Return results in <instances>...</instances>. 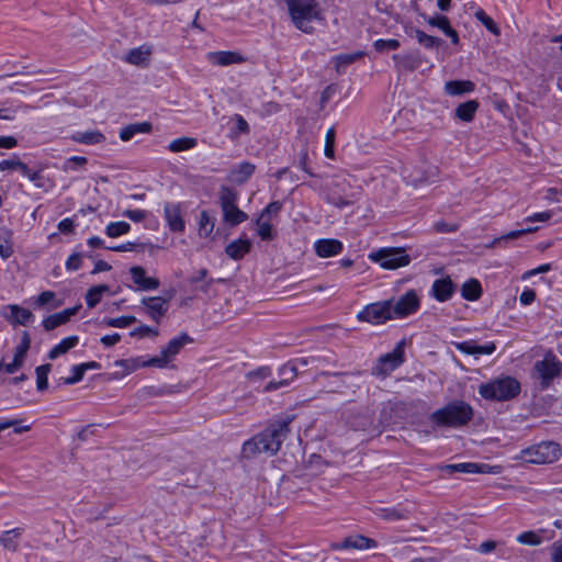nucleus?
I'll return each instance as SVG.
<instances>
[{
  "label": "nucleus",
  "mask_w": 562,
  "mask_h": 562,
  "mask_svg": "<svg viewBox=\"0 0 562 562\" xmlns=\"http://www.w3.org/2000/svg\"><path fill=\"white\" fill-rule=\"evenodd\" d=\"M520 393V383L513 376H502L479 386V394L491 401H509Z\"/></svg>",
  "instance_id": "3"
},
{
  "label": "nucleus",
  "mask_w": 562,
  "mask_h": 562,
  "mask_svg": "<svg viewBox=\"0 0 562 562\" xmlns=\"http://www.w3.org/2000/svg\"><path fill=\"white\" fill-rule=\"evenodd\" d=\"M150 55V50L148 48H144L143 46L131 49L125 60L132 65L142 66L147 64Z\"/></svg>",
  "instance_id": "42"
},
{
  "label": "nucleus",
  "mask_w": 562,
  "mask_h": 562,
  "mask_svg": "<svg viewBox=\"0 0 562 562\" xmlns=\"http://www.w3.org/2000/svg\"><path fill=\"white\" fill-rule=\"evenodd\" d=\"M439 470L449 474L459 473H483V474H499L502 472L501 465H490L486 463L464 462L457 464H445L439 467Z\"/></svg>",
  "instance_id": "13"
},
{
  "label": "nucleus",
  "mask_w": 562,
  "mask_h": 562,
  "mask_svg": "<svg viewBox=\"0 0 562 562\" xmlns=\"http://www.w3.org/2000/svg\"><path fill=\"white\" fill-rule=\"evenodd\" d=\"M419 297L414 290L407 291L395 303L392 302L394 318H403L419 308Z\"/></svg>",
  "instance_id": "14"
},
{
  "label": "nucleus",
  "mask_w": 562,
  "mask_h": 562,
  "mask_svg": "<svg viewBox=\"0 0 562 562\" xmlns=\"http://www.w3.org/2000/svg\"><path fill=\"white\" fill-rule=\"evenodd\" d=\"M475 18L494 35H499L501 30L497 24L482 9L475 12Z\"/></svg>",
  "instance_id": "52"
},
{
  "label": "nucleus",
  "mask_w": 562,
  "mask_h": 562,
  "mask_svg": "<svg viewBox=\"0 0 562 562\" xmlns=\"http://www.w3.org/2000/svg\"><path fill=\"white\" fill-rule=\"evenodd\" d=\"M415 406L414 402H403V401H395V402H387L383 407V413L386 409H390L394 413V415L398 418H406L408 411Z\"/></svg>",
  "instance_id": "41"
},
{
  "label": "nucleus",
  "mask_w": 562,
  "mask_h": 562,
  "mask_svg": "<svg viewBox=\"0 0 562 562\" xmlns=\"http://www.w3.org/2000/svg\"><path fill=\"white\" fill-rule=\"evenodd\" d=\"M456 291V284L449 277L437 279L431 286V294L439 302L448 301Z\"/></svg>",
  "instance_id": "21"
},
{
  "label": "nucleus",
  "mask_w": 562,
  "mask_h": 562,
  "mask_svg": "<svg viewBox=\"0 0 562 562\" xmlns=\"http://www.w3.org/2000/svg\"><path fill=\"white\" fill-rule=\"evenodd\" d=\"M193 339L186 333L171 339L168 345L162 348L159 356L150 358V363L156 368H166L168 363L180 352V350Z\"/></svg>",
  "instance_id": "11"
},
{
  "label": "nucleus",
  "mask_w": 562,
  "mask_h": 562,
  "mask_svg": "<svg viewBox=\"0 0 562 562\" xmlns=\"http://www.w3.org/2000/svg\"><path fill=\"white\" fill-rule=\"evenodd\" d=\"M429 173L434 175V170L430 171H420V170H413L408 172L405 178L409 181V183L417 186L422 182H425L429 179Z\"/></svg>",
  "instance_id": "54"
},
{
  "label": "nucleus",
  "mask_w": 562,
  "mask_h": 562,
  "mask_svg": "<svg viewBox=\"0 0 562 562\" xmlns=\"http://www.w3.org/2000/svg\"><path fill=\"white\" fill-rule=\"evenodd\" d=\"M407 510H401L397 508H379L376 515L385 520H401L407 518Z\"/></svg>",
  "instance_id": "47"
},
{
  "label": "nucleus",
  "mask_w": 562,
  "mask_h": 562,
  "mask_svg": "<svg viewBox=\"0 0 562 562\" xmlns=\"http://www.w3.org/2000/svg\"><path fill=\"white\" fill-rule=\"evenodd\" d=\"M406 34L411 37H415L418 44L427 49H437L445 44L442 38L428 35L424 31L413 26L406 29Z\"/></svg>",
  "instance_id": "23"
},
{
  "label": "nucleus",
  "mask_w": 562,
  "mask_h": 562,
  "mask_svg": "<svg viewBox=\"0 0 562 562\" xmlns=\"http://www.w3.org/2000/svg\"><path fill=\"white\" fill-rule=\"evenodd\" d=\"M376 52L383 53L386 50H394L397 49L401 44L397 40L391 38V40H376L373 44Z\"/></svg>",
  "instance_id": "53"
},
{
  "label": "nucleus",
  "mask_w": 562,
  "mask_h": 562,
  "mask_svg": "<svg viewBox=\"0 0 562 562\" xmlns=\"http://www.w3.org/2000/svg\"><path fill=\"white\" fill-rule=\"evenodd\" d=\"M142 305L145 313L156 323H159L168 311V300L160 296L144 297L142 299Z\"/></svg>",
  "instance_id": "15"
},
{
  "label": "nucleus",
  "mask_w": 562,
  "mask_h": 562,
  "mask_svg": "<svg viewBox=\"0 0 562 562\" xmlns=\"http://www.w3.org/2000/svg\"><path fill=\"white\" fill-rule=\"evenodd\" d=\"M114 366L123 368L124 374L134 372L135 370H137L139 368L154 367V364L150 363V359L143 360L140 357L116 360L114 362Z\"/></svg>",
  "instance_id": "35"
},
{
  "label": "nucleus",
  "mask_w": 562,
  "mask_h": 562,
  "mask_svg": "<svg viewBox=\"0 0 562 562\" xmlns=\"http://www.w3.org/2000/svg\"><path fill=\"white\" fill-rule=\"evenodd\" d=\"M131 229V225L127 222H112L105 227V234L109 237H119L128 233Z\"/></svg>",
  "instance_id": "48"
},
{
  "label": "nucleus",
  "mask_w": 562,
  "mask_h": 562,
  "mask_svg": "<svg viewBox=\"0 0 562 562\" xmlns=\"http://www.w3.org/2000/svg\"><path fill=\"white\" fill-rule=\"evenodd\" d=\"M537 231H538V227H526V228H521V229L510 231L509 233L503 235L502 238H504V240L517 239V238L521 237L522 235L535 233Z\"/></svg>",
  "instance_id": "61"
},
{
  "label": "nucleus",
  "mask_w": 562,
  "mask_h": 562,
  "mask_svg": "<svg viewBox=\"0 0 562 562\" xmlns=\"http://www.w3.org/2000/svg\"><path fill=\"white\" fill-rule=\"evenodd\" d=\"M214 221L211 220L206 211L201 212L199 222V234L200 236L207 237L213 232Z\"/></svg>",
  "instance_id": "51"
},
{
  "label": "nucleus",
  "mask_w": 562,
  "mask_h": 562,
  "mask_svg": "<svg viewBox=\"0 0 562 562\" xmlns=\"http://www.w3.org/2000/svg\"><path fill=\"white\" fill-rule=\"evenodd\" d=\"M133 282L142 291H150L159 288V280L153 277H146V271L140 266H134L130 269Z\"/></svg>",
  "instance_id": "19"
},
{
  "label": "nucleus",
  "mask_w": 562,
  "mask_h": 562,
  "mask_svg": "<svg viewBox=\"0 0 562 562\" xmlns=\"http://www.w3.org/2000/svg\"><path fill=\"white\" fill-rule=\"evenodd\" d=\"M122 215L126 216L127 218H130L131 221H133L135 223H139L145 220L146 212L143 210H125L122 213Z\"/></svg>",
  "instance_id": "62"
},
{
  "label": "nucleus",
  "mask_w": 562,
  "mask_h": 562,
  "mask_svg": "<svg viewBox=\"0 0 562 562\" xmlns=\"http://www.w3.org/2000/svg\"><path fill=\"white\" fill-rule=\"evenodd\" d=\"M110 288L106 284H100L90 288L86 294L87 306L90 308L97 306L101 301L103 293L108 292Z\"/></svg>",
  "instance_id": "44"
},
{
  "label": "nucleus",
  "mask_w": 562,
  "mask_h": 562,
  "mask_svg": "<svg viewBox=\"0 0 562 562\" xmlns=\"http://www.w3.org/2000/svg\"><path fill=\"white\" fill-rule=\"evenodd\" d=\"M282 209V203L279 201H273L269 203L261 212L260 217L265 218L271 214H278Z\"/></svg>",
  "instance_id": "63"
},
{
  "label": "nucleus",
  "mask_w": 562,
  "mask_h": 562,
  "mask_svg": "<svg viewBox=\"0 0 562 562\" xmlns=\"http://www.w3.org/2000/svg\"><path fill=\"white\" fill-rule=\"evenodd\" d=\"M461 295L467 301H476L482 295L481 283L476 279H469L461 286Z\"/></svg>",
  "instance_id": "36"
},
{
  "label": "nucleus",
  "mask_w": 562,
  "mask_h": 562,
  "mask_svg": "<svg viewBox=\"0 0 562 562\" xmlns=\"http://www.w3.org/2000/svg\"><path fill=\"white\" fill-rule=\"evenodd\" d=\"M358 321L371 324H383L394 318L392 310V300H385L367 305L357 315Z\"/></svg>",
  "instance_id": "9"
},
{
  "label": "nucleus",
  "mask_w": 562,
  "mask_h": 562,
  "mask_svg": "<svg viewBox=\"0 0 562 562\" xmlns=\"http://www.w3.org/2000/svg\"><path fill=\"white\" fill-rule=\"evenodd\" d=\"M404 341H400L393 351L381 356L373 372L378 375H386L400 367L404 361Z\"/></svg>",
  "instance_id": "12"
},
{
  "label": "nucleus",
  "mask_w": 562,
  "mask_h": 562,
  "mask_svg": "<svg viewBox=\"0 0 562 562\" xmlns=\"http://www.w3.org/2000/svg\"><path fill=\"white\" fill-rule=\"evenodd\" d=\"M434 228L439 234L452 233V232H456L458 229V225L440 221V222L435 223Z\"/></svg>",
  "instance_id": "64"
},
{
  "label": "nucleus",
  "mask_w": 562,
  "mask_h": 562,
  "mask_svg": "<svg viewBox=\"0 0 562 562\" xmlns=\"http://www.w3.org/2000/svg\"><path fill=\"white\" fill-rule=\"evenodd\" d=\"M426 23L432 27H438L445 33V30H447L450 26V21L446 15L442 14H435L432 16H427L426 14H422Z\"/></svg>",
  "instance_id": "49"
},
{
  "label": "nucleus",
  "mask_w": 562,
  "mask_h": 562,
  "mask_svg": "<svg viewBox=\"0 0 562 562\" xmlns=\"http://www.w3.org/2000/svg\"><path fill=\"white\" fill-rule=\"evenodd\" d=\"M86 164H87L86 157L72 156L65 161L63 169L65 171L74 170L77 166L81 167V166H85Z\"/></svg>",
  "instance_id": "60"
},
{
  "label": "nucleus",
  "mask_w": 562,
  "mask_h": 562,
  "mask_svg": "<svg viewBox=\"0 0 562 562\" xmlns=\"http://www.w3.org/2000/svg\"><path fill=\"white\" fill-rule=\"evenodd\" d=\"M31 346V337L27 331L22 333L21 342L14 349V357L12 362L5 364L4 370L7 373L12 374L16 372L24 363V359Z\"/></svg>",
  "instance_id": "16"
},
{
  "label": "nucleus",
  "mask_w": 562,
  "mask_h": 562,
  "mask_svg": "<svg viewBox=\"0 0 562 562\" xmlns=\"http://www.w3.org/2000/svg\"><path fill=\"white\" fill-rule=\"evenodd\" d=\"M473 408L464 401L454 400L430 414L429 419L435 427L459 428L473 418Z\"/></svg>",
  "instance_id": "2"
},
{
  "label": "nucleus",
  "mask_w": 562,
  "mask_h": 562,
  "mask_svg": "<svg viewBox=\"0 0 562 562\" xmlns=\"http://www.w3.org/2000/svg\"><path fill=\"white\" fill-rule=\"evenodd\" d=\"M72 375L63 378L61 382L66 385H71L80 382L83 379V375L86 371L83 370V367L81 364H76L71 368Z\"/></svg>",
  "instance_id": "55"
},
{
  "label": "nucleus",
  "mask_w": 562,
  "mask_h": 562,
  "mask_svg": "<svg viewBox=\"0 0 562 562\" xmlns=\"http://www.w3.org/2000/svg\"><path fill=\"white\" fill-rule=\"evenodd\" d=\"M348 184L345 180H334L325 193V201L338 209L347 207L356 202V193L347 192Z\"/></svg>",
  "instance_id": "10"
},
{
  "label": "nucleus",
  "mask_w": 562,
  "mask_h": 562,
  "mask_svg": "<svg viewBox=\"0 0 562 562\" xmlns=\"http://www.w3.org/2000/svg\"><path fill=\"white\" fill-rule=\"evenodd\" d=\"M255 165L248 161L239 164L236 168L231 171L233 180L237 183L246 182L255 172Z\"/></svg>",
  "instance_id": "39"
},
{
  "label": "nucleus",
  "mask_w": 562,
  "mask_h": 562,
  "mask_svg": "<svg viewBox=\"0 0 562 562\" xmlns=\"http://www.w3.org/2000/svg\"><path fill=\"white\" fill-rule=\"evenodd\" d=\"M393 60L395 61L397 68L407 71H414L422 66L424 58L418 50H413L405 55H393Z\"/></svg>",
  "instance_id": "22"
},
{
  "label": "nucleus",
  "mask_w": 562,
  "mask_h": 562,
  "mask_svg": "<svg viewBox=\"0 0 562 562\" xmlns=\"http://www.w3.org/2000/svg\"><path fill=\"white\" fill-rule=\"evenodd\" d=\"M146 246H147L146 244H137V243L128 241V243H125V244H122L119 246L106 247V249L112 250V251H117V252H124V251L138 250V248L140 250H144L146 248Z\"/></svg>",
  "instance_id": "58"
},
{
  "label": "nucleus",
  "mask_w": 562,
  "mask_h": 562,
  "mask_svg": "<svg viewBox=\"0 0 562 562\" xmlns=\"http://www.w3.org/2000/svg\"><path fill=\"white\" fill-rule=\"evenodd\" d=\"M238 193L236 190L222 187L220 190V205L223 211L224 221L235 226L248 218V215L237 207Z\"/></svg>",
  "instance_id": "7"
},
{
  "label": "nucleus",
  "mask_w": 562,
  "mask_h": 562,
  "mask_svg": "<svg viewBox=\"0 0 562 562\" xmlns=\"http://www.w3.org/2000/svg\"><path fill=\"white\" fill-rule=\"evenodd\" d=\"M560 454L561 448L559 443L553 441H543L521 450L518 459L528 463L543 464L557 461Z\"/></svg>",
  "instance_id": "5"
},
{
  "label": "nucleus",
  "mask_w": 562,
  "mask_h": 562,
  "mask_svg": "<svg viewBox=\"0 0 562 562\" xmlns=\"http://www.w3.org/2000/svg\"><path fill=\"white\" fill-rule=\"evenodd\" d=\"M229 123H234V126L229 130V138L237 139L240 135H247L250 133V127L247 121L240 114H234L229 117Z\"/></svg>",
  "instance_id": "34"
},
{
  "label": "nucleus",
  "mask_w": 562,
  "mask_h": 562,
  "mask_svg": "<svg viewBox=\"0 0 562 562\" xmlns=\"http://www.w3.org/2000/svg\"><path fill=\"white\" fill-rule=\"evenodd\" d=\"M10 310V314L5 315V318L12 325H26L32 318L33 314L31 311L23 308L16 304H11L8 306Z\"/></svg>",
  "instance_id": "28"
},
{
  "label": "nucleus",
  "mask_w": 562,
  "mask_h": 562,
  "mask_svg": "<svg viewBox=\"0 0 562 562\" xmlns=\"http://www.w3.org/2000/svg\"><path fill=\"white\" fill-rule=\"evenodd\" d=\"M153 126L149 122L133 123L120 131V138L123 142L132 139L138 133H149Z\"/></svg>",
  "instance_id": "32"
},
{
  "label": "nucleus",
  "mask_w": 562,
  "mask_h": 562,
  "mask_svg": "<svg viewBox=\"0 0 562 562\" xmlns=\"http://www.w3.org/2000/svg\"><path fill=\"white\" fill-rule=\"evenodd\" d=\"M373 261L384 269H397L411 262V257L404 248H384L370 255Z\"/></svg>",
  "instance_id": "8"
},
{
  "label": "nucleus",
  "mask_w": 562,
  "mask_h": 562,
  "mask_svg": "<svg viewBox=\"0 0 562 562\" xmlns=\"http://www.w3.org/2000/svg\"><path fill=\"white\" fill-rule=\"evenodd\" d=\"M475 85L470 80H450L445 85V91L449 95H461L474 90Z\"/></svg>",
  "instance_id": "30"
},
{
  "label": "nucleus",
  "mask_w": 562,
  "mask_h": 562,
  "mask_svg": "<svg viewBox=\"0 0 562 562\" xmlns=\"http://www.w3.org/2000/svg\"><path fill=\"white\" fill-rule=\"evenodd\" d=\"M363 52H355L351 54H340L335 57V67L338 72H341L349 65L353 64L356 60L363 56Z\"/></svg>",
  "instance_id": "45"
},
{
  "label": "nucleus",
  "mask_w": 562,
  "mask_h": 562,
  "mask_svg": "<svg viewBox=\"0 0 562 562\" xmlns=\"http://www.w3.org/2000/svg\"><path fill=\"white\" fill-rule=\"evenodd\" d=\"M289 12L294 25L304 33H312V22L318 19L317 4L314 0H288Z\"/></svg>",
  "instance_id": "4"
},
{
  "label": "nucleus",
  "mask_w": 562,
  "mask_h": 562,
  "mask_svg": "<svg viewBox=\"0 0 562 562\" xmlns=\"http://www.w3.org/2000/svg\"><path fill=\"white\" fill-rule=\"evenodd\" d=\"M198 145V140L194 137H180L169 143L168 149L172 153H180L194 148Z\"/></svg>",
  "instance_id": "43"
},
{
  "label": "nucleus",
  "mask_w": 562,
  "mask_h": 562,
  "mask_svg": "<svg viewBox=\"0 0 562 562\" xmlns=\"http://www.w3.org/2000/svg\"><path fill=\"white\" fill-rule=\"evenodd\" d=\"M76 143L93 145L105 140L104 135L99 131L77 132L71 136Z\"/></svg>",
  "instance_id": "38"
},
{
  "label": "nucleus",
  "mask_w": 562,
  "mask_h": 562,
  "mask_svg": "<svg viewBox=\"0 0 562 562\" xmlns=\"http://www.w3.org/2000/svg\"><path fill=\"white\" fill-rule=\"evenodd\" d=\"M21 535V528H14L4 531L0 537V546H2L8 551L15 552L19 549V538Z\"/></svg>",
  "instance_id": "33"
},
{
  "label": "nucleus",
  "mask_w": 562,
  "mask_h": 562,
  "mask_svg": "<svg viewBox=\"0 0 562 562\" xmlns=\"http://www.w3.org/2000/svg\"><path fill=\"white\" fill-rule=\"evenodd\" d=\"M374 547H376V542L373 539L360 535L346 538L339 546V548H351L360 550Z\"/></svg>",
  "instance_id": "31"
},
{
  "label": "nucleus",
  "mask_w": 562,
  "mask_h": 562,
  "mask_svg": "<svg viewBox=\"0 0 562 562\" xmlns=\"http://www.w3.org/2000/svg\"><path fill=\"white\" fill-rule=\"evenodd\" d=\"M148 335L158 336V329L151 328L147 325H140L130 333L131 337H145Z\"/></svg>",
  "instance_id": "59"
},
{
  "label": "nucleus",
  "mask_w": 562,
  "mask_h": 562,
  "mask_svg": "<svg viewBox=\"0 0 562 562\" xmlns=\"http://www.w3.org/2000/svg\"><path fill=\"white\" fill-rule=\"evenodd\" d=\"M50 370H52V364L50 363L38 366L35 369L37 391L43 392V391L47 390V387H48V374H49Z\"/></svg>",
  "instance_id": "46"
},
{
  "label": "nucleus",
  "mask_w": 562,
  "mask_h": 562,
  "mask_svg": "<svg viewBox=\"0 0 562 562\" xmlns=\"http://www.w3.org/2000/svg\"><path fill=\"white\" fill-rule=\"evenodd\" d=\"M80 307H81V305H77V306L69 307L61 312H58V313L47 316L43 321L44 329L49 331V330H53V329L68 323L70 321L71 316L77 314V312L79 311Z\"/></svg>",
  "instance_id": "20"
},
{
  "label": "nucleus",
  "mask_w": 562,
  "mask_h": 562,
  "mask_svg": "<svg viewBox=\"0 0 562 562\" xmlns=\"http://www.w3.org/2000/svg\"><path fill=\"white\" fill-rule=\"evenodd\" d=\"M517 541L521 544L539 546L542 539L535 531H526L517 537Z\"/></svg>",
  "instance_id": "56"
},
{
  "label": "nucleus",
  "mask_w": 562,
  "mask_h": 562,
  "mask_svg": "<svg viewBox=\"0 0 562 562\" xmlns=\"http://www.w3.org/2000/svg\"><path fill=\"white\" fill-rule=\"evenodd\" d=\"M258 235L262 240H271L273 238L272 225L269 222H265L263 218L257 220Z\"/></svg>",
  "instance_id": "57"
},
{
  "label": "nucleus",
  "mask_w": 562,
  "mask_h": 562,
  "mask_svg": "<svg viewBox=\"0 0 562 562\" xmlns=\"http://www.w3.org/2000/svg\"><path fill=\"white\" fill-rule=\"evenodd\" d=\"M279 374L281 379L279 381L269 382L263 389L265 392H270L286 386L290 381H292L299 374L297 363H292L291 361L288 362L280 368Z\"/></svg>",
  "instance_id": "18"
},
{
  "label": "nucleus",
  "mask_w": 562,
  "mask_h": 562,
  "mask_svg": "<svg viewBox=\"0 0 562 562\" xmlns=\"http://www.w3.org/2000/svg\"><path fill=\"white\" fill-rule=\"evenodd\" d=\"M292 418L277 420L270 424L261 432L257 434L243 445L241 454L246 459H252L261 453L276 454L290 432L289 425Z\"/></svg>",
  "instance_id": "1"
},
{
  "label": "nucleus",
  "mask_w": 562,
  "mask_h": 562,
  "mask_svg": "<svg viewBox=\"0 0 562 562\" xmlns=\"http://www.w3.org/2000/svg\"><path fill=\"white\" fill-rule=\"evenodd\" d=\"M561 371L562 362L552 352H547L542 360L536 361L531 375L539 381L540 389L546 390Z\"/></svg>",
  "instance_id": "6"
},
{
  "label": "nucleus",
  "mask_w": 562,
  "mask_h": 562,
  "mask_svg": "<svg viewBox=\"0 0 562 562\" xmlns=\"http://www.w3.org/2000/svg\"><path fill=\"white\" fill-rule=\"evenodd\" d=\"M164 212L169 229L175 233H182L186 228V224L181 216L180 204L166 203Z\"/></svg>",
  "instance_id": "17"
},
{
  "label": "nucleus",
  "mask_w": 562,
  "mask_h": 562,
  "mask_svg": "<svg viewBox=\"0 0 562 562\" xmlns=\"http://www.w3.org/2000/svg\"><path fill=\"white\" fill-rule=\"evenodd\" d=\"M79 341L78 336H69L64 338L59 344H57L55 347H53L47 357L50 360L56 359L57 357L66 353L71 348L76 347Z\"/></svg>",
  "instance_id": "37"
},
{
  "label": "nucleus",
  "mask_w": 562,
  "mask_h": 562,
  "mask_svg": "<svg viewBox=\"0 0 562 562\" xmlns=\"http://www.w3.org/2000/svg\"><path fill=\"white\" fill-rule=\"evenodd\" d=\"M136 322H137L136 317L132 316V315L120 316V317H115V318H105L103 321V323L106 326L115 327V328H125Z\"/></svg>",
  "instance_id": "50"
},
{
  "label": "nucleus",
  "mask_w": 562,
  "mask_h": 562,
  "mask_svg": "<svg viewBox=\"0 0 562 562\" xmlns=\"http://www.w3.org/2000/svg\"><path fill=\"white\" fill-rule=\"evenodd\" d=\"M342 244L338 239H319L315 243V251L322 258H329L342 251Z\"/></svg>",
  "instance_id": "26"
},
{
  "label": "nucleus",
  "mask_w": 562,
  "mask_h": 562,
  "mask_svg": "<svg viewBox=\"0 0 562 562\" xmlns=\"http://www.w3.org/2000/svg\"><path fill=\"white\" fill-rule=\"evenodd\" d=\"M480 104L476 100H469L459 104L454 110V115L462 122H472Z\"/></svg>",
  "instance_id": "29"
},
{
  "label": "nucleus",
  "mask_w": 562,
  "mask_h": 562,
  "mask_svg": "<svg viewBox=\"0 0 562 562\" xmlns=\"http://www.w3.org/2000/svg\"><path fill=\"white\" fill-rule=\"evenodd\" d=\"M251 241L245 238L233 240L225 247V254L234 260H240L251 250Z\"/></svg>",
  "instance_id": "27"
},
{
  "label": "nucleus",
  "mask_w": 562,
  "mask_h": 562,
  "mask_svg": "<svg viewBox=\"0 0 562 562\" xmlns=\"http://www.w3.org/2000/svg\"><path fill=\"white\" fill-rule=\"evenodd\" d=\"M207 60L213 65L228 66L233 64H240L245 58L236 52H211L207 54Z\"/></svg>",
  "instance_id": "25"
},
{
  "label": "nucleus",
  "mask_w": 562,
  "mask_h": 562,
  "mask_svg": "<svg viewBox=\"0 0 562 562\" xmlns=\"http://www.w3.org/2000/svg\"><path fill=\"white\" fill-rule=\"evenodd\" d=\"M457 349L465 355H491L495 351L496 346L494 342H487L485 345H477L474 340H468L458 342L456 345Z\"/></svg>",
  "instance_id": "24"
},
{
  "label": "nucleus",
  "mask_w": 562,
  "mask_h": 562,
  "mask_svg": "<svg viewBox=\"0 0 562 562\" xmlns=\"http://www.w3.org/2000/svg\"><path fill=\"white\" fill-rule=\"evenodd\" d=\"M12 231L7 227H0V256L8 259L13 254Z\"/></svg>",
  "instance_id": "40"
}]
</instances>
